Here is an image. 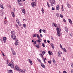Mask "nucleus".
Returning a JSON list of instances; mask_svg holds the SVG:
<instances>
[{"label": "nucleus", "instance_id": "nucleus-37", "mask_svg": "<svg viewBox=\"0 0 73 73\" xmlns=\"http://www.w3.org/2000/svg\"><path fill=\"white\" fill-rule=\"evenodd\" d=\"M23 26L25 28L26 27V25H25V24H23Z\"/></svg>", "mask_w": 73, "mask_h": 73}, {"label": "nucleus", "instance_id": "nucleus-46", "mask_svg": "<svg viewBox=\"0 0 73 73\" xmlns=\"http://www.w3.org/2000/svg\"><path fill=\"white\" fill-rule=\"evenodd\" d=\"M18 25H19V26H21V24L20 23H19Z\"/></svg>", "mask_w": 73, "mask_h": 73}, {"label": "nucleus", "instance_id": "nucleus-1", "mask_svg": "<svg viewBox=\"0 0 73 73\" xmlns=\"http://www.w3.org/2000/svg\"><path fill=\"white\" fill-rule=\"evenodd\" d=\"M50 2L51 3L50 5L51 6H53V4H56V1H55V0H49Z\"/></svg>", "mask_w": 73, "mask_h": 73}, {"label": "nucleus", "instance_id": "nucleus-38", "mask_svg": "<svg viewBox=\"0 0 73 73\" xmlns=\"http://www.w3.org/2000/svg\"><path fill=\"white\" fill-rule=\"evenodd\" d=\"M48 62L49 63V64H51L52 63V61H48Z\"/></svg>", "mask_w": 73, "mask_h": 73}, {"label": "nucleus", "instance_id": "nucleus-26", "mask_svg": "<svg viewBox=\"0 0 73 73\" xmlns=\"http://www.w3.org/2000/svg\"><path fill=\"white\" fill-rule=\"evenodd\" d=\"M36 47H37V48H39V45H38V44H36Z\"/></svg>", "mask_w": 73, "mask_h": 73}, {"label": "nucleus", "instance_id": "nucleus-41", "mask_svg": "<svg viewBox=\"0 0 73 73\" xmlns=\"http://www.w3.org/2000/svg\"><path fill=\"white\" fill-rule=\"evenodd\" d=\"M63 20L64 22V23H66V20L64 19H63Z\"/></svg>", "mask_w": 73, "mask_h": 73}, {"label": "nucleus", "instance_id": "nucleus-22", "mask_svg": "<svg viewBox=\"0 0 73 73\" xmlns=\"http://www.w3.org/2000/svg\"><path fill=\"white\" fill-rule=\"evenodd\" d=\"M18 71H20V72H21L22 73L24 72V71L22 70H20V69L18 70Z\"/></svg>", "mask_w": 73, "mask_h": 73}, {"label": "nucleus", "instance_id": "nucleus-11", "mask_svg": "<svg viewBox=\"0 0 73 73\" xmlns=\"http://www.w3.org/2000/svg\"><path fill=\"white\" fill-rule=\"evenodd\" d=\"M61 51H59L58 52V56L59 57H61V55H60V53Z\"/></svg>", "mask_w": 73, "mask_h": 73}, {"label": "nucleus", "instance_id": "nucleus-57", "mask_svg": "<svg viewBox=\"0 0 73 73\" xmlns=\"http://www.w3.org/2000/svg\"><path fill=\"white\" fill-rule=\"evenodd\" d=\"M39 42H41V41L42 40L41 39H39Z\"/></svg>", "mask_w": 73, "mask_h": 73}, {"label": "nucleus", "instance_id": "nucleus-34", "mask_svg": "<svg viewBox=\"0 0 73 73\" xmlns=\"http://www.w3.org/2000/svg\"><path fill=\"white\" fill-rule=\"evenodd\" d=\"M60 17H61L62 18V17H63V16L61 14H60Z\"/></svg>", "mask_w": 73, "mask_h": 73}, {"label": "nucleus", "instance_id": "nucleus-16", "mask_svg": "<svg viewBox=\"0 0 73 73\" xmlns=\"http://www.w3.org/2000/svg\"><path fill=\"white\" fill-rule=\"evenodd\" d=\"M22 12L24 14H25V9H22Z\"/></svg>", "mask_w": 73, "mask_h": 73}, {"label": "nucleus", "instance_id": "nucleus-10", "mask_svg": "<svg viewBox=\"0 0 73 73\" xmlns=\"http://www.w3.org/2000/svg\"><path fill=\"white\" fill-rule=\"evenodd\" d=\"M0 15H1V16H2L3 15H4V12H3V11H0Z\"/></svg>", "mask_w": 73, "mask_h": 73}, {"label": "nucleus", "instance_id": "nucleus-28", "mask_svg": "<svg viewBox=\"0 0 73 73\" xmlns=\"http://www.w3.org/2000/svg\"><path fill=\"white\" fill-rule=\"evenodd\" d=\"M52 61L54 63H56V61H55V60H54V58H53Z\"/></svg>", "mask_w": 73, "mask_h": 73}, {"label": "nucleus", "instance_id": "nucleus-14", "mask_svg": "<svg viewBox=\"0 0 73 73\" xmlns=\"http://www.w3.org/2000/svg\"><path fill=\"white\" fill-rule=\"evenodd\" d=\"M29 61L31 65H32V60H31L29 59Z\"/></svg>", "mask_w": 73, "mask_h": 73}, {"label": "nucleus", "instance_id": "nucleus-64", "mask_svg": "<svg viewBox=\"0 0 73 73\" xmlns=\"http://www.w3.org/2000/svg\"><path fill=\"white\" fill-rule=\"evenodd\" d=\"M36 41L37 42H40V40H36Z\"/></svg>", "mask_w": 73, "mask_h": 73}, {"label": "nucleus", "instance_id": "nucleus-63", "mask_svg": "<svg viewBox=\"0 0 73 73\" xmlns=\"http://www.w3.org/2000/svg\"><path fill=\"white\" fill-rule=\"evenodd\" d=\"M71 73H73V70H71Z\"/></svg>", "mask_w": 73, "mask_h": 73}, {"label": "nucleus", "instance_id": "nucleus-18", "mask_svg": "<svg viewBox=\"0 0 73 73\" xmlns=\"http://www.w3.org/2000/svg\"><path fill=\"white\" fill-rule=\"evenodd\" d=\"M15 68H16L17 69V70H18L20 69V68H19V66H16Z\"/></svg>", "mask_w": 73, "mask_h": 73}, {"label": "nucleus", "instance_id": "nucleus-29", "mask_svg": "<svg viewBox=\"0 0 73 73\" xmlns=\"http://www.w3.org/2000/svg\"><path fill=\"white\" fill-rule=\"evenodd\" d=\"M57 35H58V36H60V32H58Z\"/></svg>", "mask_w": 73, "mask_h": 73}, {"label": "nucleus", "instance_id": "nucleus-15", "mask_svg": "<svg viewBox=\"0 0 73 73\" xmlns=\"http://www.w3.org/2000/svg\"><path fill=\"white\" fill-rule=\"evenodd\" d=\"M60 6H59V5H58L56 7V10H58L59 9V8Z\"/></svg>", "mask_w": 73, "mask_h": 73}, {"label": "nucleus", "instance_id": "nucleus-44", "mask_svg": "<svg viewBox=\"0 0 73 73\" xmlns=\"http://www.w3.org/2000/svg\"><path fill=\"white\" fill-rule=\"evenodd\" d=\"M7 21H4L5 24H7Z\"/></svg>", "mask_w": 73, "mask_h": 73}, {"label": "nucleus", "instance_id": "nucleus-3", "mask_svg": "<svg viewBox=\"0 0 73 73\" xmlns=\"http://www.w3.org/2000/svg\"><path fill=\"white\" fill-rule=\"evenodd\" d=\"M31 5L33 7H34L35 6H36V3L35 2H33V3H31Z\"/></svg>", "mask_w": 73, "mask_h": 73}, {"label": "nucleus", "instance_id": "nucleus-27", "mask_svg": "<svg viewBox=\"0 0 73 73\" xmlns=\"http://www.w3.org/2000/svg\"><path fill=\"white\" fill-rule=\"evenodd\" d=\"M68 20H69V22L71 24H72V21L70 19H69Z\"/></svg>", "mask_w": 73, "mask_h": 73}, {"label": "nucleus", "instance_id": "nucleus-56", "mask_svg": "<svg viewBox=\"0 0 73 73\" xmlns=\"http://www.w3.org/2000/svg\"><path fill=\"white\" fill-rule=\"evenodd\" d=\"M16 21L17 23H19V20L18 19H17V20H16Z\"/></svg>", "mask_w": 73, "mask_h": 73}, {"label": "nucleus", "instance_id": "nucleus-7", "mask_svg": "<svg viewBox=\"0 0 73 73\" xmlns=\"http://www.w3.org/2000/svg\"><path fill=\"white\" fill-rule=\"evenodd\" d=\"M3 39L4 43H5L6 40H7V38H6V37H3Z\"/></svg>", "mask_w": 73, "mask_h": 73}, {"label": "nucleus", "instance_id": "nucleus-52", "mask_svg": "<svg viewBox=\"0 0 73 73\" xmlns=\"http://www.w3.org/2000/svg\"><path fill=\"white\" fill-rule=\"evenodd\" d=\"M70 36H71V37H72V36H73V34H72L71 33L70 34Z\"/></svg>", "mask_w": 73, "mask_h": 73}, {"label": "nucleus", "instance_id": "nucleus-30", "mask_svg": "<svg viewBox=\"0 0 73 73\" xmlns=\"http://www.w3.org/2000/svg\"><path fill=\"white\" fill-rule=\"evenodd\" d=\"M36 34H34L33 35V37H36Z\"/></svg>", "mask_w": 73, "mask_h": 73}, {"label": "nucleus", "instance_id": "nucleus-50", "mask_svg": "<svg viewBox=\"0 0 73 73\" xmlns=\"http://www.w3.org/2000/svg\"><path fill=\"white\" fill-rule=\"evenodd\" d=\"M40 36L41 37H43V36L42 35V34H40Z\"/></svg>", "mask_w": 73, "mask_h": 73}, {"label": "nucleus", "instance_id": "nucleus-47", "mask_svg": "<svg viewBox=\"0 0 73 73\" xmlns=\"http://www.w3.org/2000/svg\"><path fill=\"white\" fill-rule=\"evenodd\" d=\"M41 29H40V30H39V32L40 33H41Z\"/></svg>", "mask_w": 73, "mask_h": 73}, {"label": "nucleus", "instance_id": "nucleus-12", "mask_svg": "<svg viewBox=\"0 0 73 73\" xmlns=\"http://www.w3.org/2000/svg\"><path fill=\"white\" fill-rule=\"evenodd\" d=\"M11 35H15V32L14 31L11 32Z\"/></svg>", "mask_w": 73, "mask_h": 73}, {"label": "nucleus", "instance_id": "nucleus-8", "mask_svg": "<svg viewBox=\"0 0 73 73\" xmlns=\"http://www.w3.org/2000/svg\"><path fill=\"white\" fill-rule=\"evenodd\" d=\"M56 31L57 33L61 32V29L58 27H57L56 28Z\"/></svg>", "mask_w": 73, "mask_h": 73}, {"label": "nucleus", "instance_id": "nucleus-24", "mask_svg": "<svg viewBox=\"0 0 73 73\" xmlns=\"http://www.w3.org/2000/svg\"><path fill=\"white\" fill-rule=\"evenodd\" d=\"M42 54L44 55V54H45V53H46V52H45V51H43L42 52Z\"/></svg>", "mask_w": 73, "mask_h": 73}, {"label": "nucleus", "instance_id": "nucleus-31", "mask_svg": "<svg viewBox=\"0 0 73 73\" xmlns=\"http://www.w3.org/2000/svg\"><path fill=\"white\" fill-rule=\"evenodd\" d=\"M42 31H43V32L44 33H46V31H45L44 29L42 30Z\"/></svg>", "mask_w": 73, "mask_h": 73}, {"label": "nucleus", "instance_id": "nucleus-58", "mask_svg": "<svg viewBox=\"0 0 73 73\" xmlns=\"http://www.w3.org/2000/svg\"><path fill=\"white\" fill-rule=\"evenodd\" d=\"M16 27H17V28H19V27H18V26L17 25H16Z\"/></svg>", "mask_w": 73, "mask_h": 73}, {"label": "nucleus", "instance_id": "nucleus-23", "mask_svg": "<svg viewBox=\"0 0 73 73\" xmlns=\"http://www.w3.org/2000/svg\"><path fill=\"white\" fill-rule=\"evenodd\" d=\"M41 11L42 14H44V9L43 8L42 9Z\"/></svg>", "mask_w": 73, "mask_h": 73}, {"label": "nucleus", "instance_id": "nucleus-35", "mask_svg": "<svg viewBox=\"0 0 73 73\" xmlns=\"http://www.w3.org/2000/svg\"><path fill=\"white\" fill-rule=\"evenodd\" d=\"M37 60L39 61V62H40V63L41 62V60H40V59H39L37 58Z\"/></svg>", "mask_w": 73, "mask_h": 73}, {"label": "nucleus", "instance_id": "nucleus-19", "mask_svg": "<svg viewBox=\"0 0 73 73\" xmlns=\"http://www.w3.org/2000/svg\"><path fill=\"white\" fill-rule=\"evenodd\" d=\"M52 24L53 25H54V27H57V24L54 23H53Z\"/></svg>", "mask_w": 73, "mask_h": 73}, {"label": "nucleus", "instance_id": "nucleus-51", "mask_svg": "<svg viewBox=\"0 0 73 73\" xmlns=\"http://www.w3.org/2000/svg\"><path fill=\"white\" fill-rule=\"evenodd\" d=\"M43 61H44V63H46V62H45V60L44 59H43Z\"/></svg>", "mask_w": 73, "mask_h": 73}, {"label": "nucleus", "instance_id": "nucleus-6", "mask_svg": "<svg viewBox=\"0 0 73 73\" xmlns=\"http://www.w3.org/2000/svg\"><path fill=\"white\" fill-rule=\"evenodd\" d=\"M66 5L68 8H71V6H70V5L68 2L67 3Z\"/></svg>", "mask_w": 73, "mask_h": 73}, {"label": "nucleus", "instance_id": "nucleus-2", "mask_svg": "<svg viewBox=\"0 0 73 73\" xmlns=\"http://www.w3.org/2000/svg\"><path fill=\"white\" fill-rule=\"evenodd\" d=\"M11 37L12 38L13 40L16 39V36L15 35H11Z\"/></svg>", "mask_w": 73, "mask_h": 73}, {"label": "nucleus", "instance_id": "nucleus-48", "mask_svg": "<svg viewBox=\"0 0 73 73\" xmlns=\"http://www.w3.org/2000/svg\"><path fill=\"white\" fill-rule=\"evenodd\" d=\"M19 5H22V4L21 3H19Z\"/></svg>", "mask_w": 73, "mask_h": 73}, {"label": "nucleus", "instance_id": "nucleus-40", "mask_svg": "<svg viewBox=\"0 0 73 73\" xmlns=\"http://www.w3.org/2000/svg\"><path fill=\"white\" fill-rule=\"evenodd\" d=\"M52 10H55V8L52 7Z\"/></svg>", "mask_w": 73, "mask_h": 73}, {"label": "nucleus", "instance_id": "nucleus-54", "mask_svg": "<svg viewBox=\"0 0 73 73\" xmlns=\"http://www.w3.org/2000/svg\"><path fill=\"white\" fill-rule=\"evenodd\" d=\"M47 42H48V43L49 44V43L50 42V41L49 40H47Z\"/></svg>", "mask_w": 73, "mask_h": 73}, {"label": "nucleus", "instance_id": "nucleus-49", "mask_svg": "<svg viewBox=\"0 0 73 73\" xmlns=\"http://www.w3.org/2000/svg\"><path fill=\"white\" fill-rule=\"evenodd\" d=\"M14 70H17V68L16 67L14 68Z\"/></svg>", "mask_w": 73, "mask_h": 73}, {"label": "nucleus", "instance_id": "nucleus-13", "mask_svg": "<svg viewBox=\"0 0 73 73\" xmlns=\"http://www.w3.org/2000/svg\"><path fill=\"white\" fill-rule=\"evenodd\" d=\"M48 54H49V55L50 56H52V55L53 53H52V52H50V51H48Z\"/></svg>", "mask_w": 73, "mask_h": 73}, {"label": "nucleus", "instance_id": "nucleus-5", "mask_svg": "<svg viewBox=\"0 0 73 73\" xmlns=\"http://www.w3.org/2000/svg\"><path fill=\"white\" fill-rule=\"evenodd\" d=\"M11 49L12 52L13 54V55H16V52H15L14 51L13 49V48H11Z\"/></svg>", "mask_w": 73, "mask_h": 73}, {"label": "nucleus", "instance_id": "nucleus-61", "mask_svg": "<svg viewBox=\"0 0 73 73\" xmlns=\"http://www.w3.org/2000/svg\"><path fill=\"white\" fill-rule=\"evenodd\" d=\"M40 56H41V57H43V55H42V54H41L40 55Z\"/></svg>", "mask_w": 73, "mask_h": 73}, {"label": "nucleus", "instance_id": "nucleus-36", "mask_svg": "<svg viewBox=\"0 0 73 73\" xmlns=\"http://www.w3.org/2000/svg\"><path fill=\"white\" fill-rule=\"evenodd\" d=\"M36 35L37 36V37L38 38H40V36H39V35L38 34V35Z\"/></svg>", "mask_w": 73, "mask_h": 73}, {"label": "nucleus", "instance_id": "nucleus-55", "mask_svg": "<svg viewBox=\"0 0 73 73\" xmlns=\"http://www.w3.org/2000/svg\"><path fill=\"white\" fill-rule=\"evenodd\" d=\"M63 73H66V72L65 71H63Z\"/></svg>", "mask_w": 73, "mask_h": 73}, {"label": "nucleus", "instance_id": "nucleus-4", "mask_svg": "<svg viewBox=\"0 0 73 73\" xmlns=\"http://www.w3.org/2000/svg\"><path fill=\"white\" fill-rule=\"evenodd\" d=\"M9 66H10L12 68H14V65L13 64V63H9Z\"/></svg>", "mask_w": 73, "mask_h": 73}, {"label": "nucleus", "instance_id": "nucleus-53", "mask_svg": "<svg viewBox=\"0 0 73 73\" xmlns=\"http://www.w3.org/2000/svg\"><path fill=\"white\" fill-rule=\"evenodd\" d=\"M11 61L12 62V63H14V61L13 60H11Z\"/></svg>", "mask_w": 73, "mask_h": 73}, {"label": "nucleus", "instance_id": "nucleus-21", "mask_svg": "<svg viewBox=\"0 0 73 73\" xmlns=\"http://www.w3.org/2000/svg\"><path fill=\"white\" fill-rule=\"evenodd\" d=\"M0 7L2 9H3V8H4V7H3V4H2V5H0Z\"/></svg>", "mask_w": 73, "mask_h": 73}, {"label": "nucleus", "instance_id": "nucleus-33", "mask_svg": "<svg viewBox=\"0 0 73 73\" xmlns=\"http://www.w3.org/2000/svg\"><path fill=\"white\" fill-rule=\"evenodd\" d=\"M42 45L43 46V47H44V48H45V45L44 44L42 43Z\"/></svg>", "mask_w": 73, "mask_h": 73}, {"label": "nucleus", "instance_id": "nucleus-32", "mask_svg": "<svg viewBox=\"0 0 73 73\" xmlns=\"http://www.w3.org/2000/svg\"><path fill=\"white\" fill-rule=\"evenodd\" d=\"M56 15L57 16V17H59V14L58 13H56Z\"/></svg>", "mask_w": 73, "mask_h": 73}, {"label": "nucleus", "instance_id": "nucleus-39", "mask_svg": "<svg viewBox=\"0 0 73 73\" xmlns=\"http://www.w3.org/2000/svg\"><path fill=\"white\" fill-rule=\"evenodd\" d=\"M63 50L64 51V52H66V49H65V48H64Z\"/></svg>", "mask_w": 73, "mask_h": 73}, {"label": "nucleus", "instance_id": "nucleus-42", "mask_svg": "<svg viewBox=\"0 0 73 73\" xmlns=\"http://www.w3.org/2000/svg\"><path fill=\"white\" fill-rule=\"evenodd\" d=\"M60 46L61 48H62V49H63V48H62V46L61 44H60Z\"/></svg>", "mask_w": 73, "mask_h": 73}, {"label": "nucleus", "instance_id": "nucleus-43", "mask_svg": "<svg viewBox=\"0 0 73 73\" xmlns=\"http://www.w3.org/2000/svg\"><path fill=\"white\" fill-rule=\"evenodd\" d=\"M34 44H35H35H36V42L35 41H34Z\"/></svg>", "mask_w": 73, "mask_h": 73}, {"label": "nucleus", "instance_id": "nucleus-62", "mask_svg": "<svg viewBox=\"0 0 73 73\" xmlns=\"http://www.w3.org/2000/svg\"><path fill=\"white\" fill-rule=\"evenodd\" d=\"M46 40H44V42H45V43H46Z\"/></svg>", "mask_w": 73, "mask_h": 73}, {"label": "nucleus", "instance_id": "nucleus-17", "mask_svg": "<svg viewBox=\"0 0 73 73\" xmlns=\"http://www.w3.org/2000/svg\"><path fill=\"white\" fill-rule=\"evenodd\" d=\"M11 14L13 16V17H15V14L12 11L11 12Z\"/></svg>", "mask_w": 73, "mask_h": 73}, {"label": "nucleus", "instance_id": "nucleus-59", "mask_svg": "<svg viewBox=\"0 0 73 73\" xmlns=\"http://www.w3.org/2000/svg\"><path fill=\"white\" fill-rule=\"evenodd\" d=\"M52 48L53 49H54V45L52 46Z\"/></svg>", "mask_w": 73, "mask_h": 73}, {"label": "nucleus", "instance_id": "nucleus-45", "mask_svg": "<svg viewBox=\"0 0 73 73\" xmlns=\"http://www.w3.org/2000/svg\"><path fill=\"white\" fill-rule=\"evenodd\" d=\"M71 66H72V68H73V63H72L71 64Z\"/></svg>", "mask_w": 73, "mask_h": 73}, {"label": "nucleus", "instance_id": "nucleus-20", "mask_svg": "<svg viewBox=\"0 0 73 73\" xmlns=\"http://www.w3.org/2000/svg\"><path fill=\"white\" fill-rule=\"evenodd\" d=\"M41 65L42 68H45V65H44V64L42 63H41Z\"/></svg>", "mask_w": 73, "mask_h": 73}, {"label": "nucleus", "instance_id": "nucleus-9", "mask_svg": "<svg viewBox=\"0 0 73 73\" xmlns=\"http://www.w3.org/2000/svg\"><path fill=\"white\" fill-rule=\"evenodd\" d=\"M19 43V41L18 40H16V41L15 42V45H18V43Z\"/></svg>", "mask_w": 73, "mask_h": 73}, {"label": "nucleus", "instance_id": "nucleus-60", "mask_svg": "<svg viewBox=\"0 0 73 73\" xmlns=\"http://www.w3.org/2000/svg\"><path fill=\"white\" fill-rule=\"evenodd\" d=\"M50 45H51V46H54L53 44H50Z\"/></svg>", "mask_w": 73, "mask_h": 73}, {"label": "nucleus", "instance_id": "nucleus-25", "mask_svg": "<svg viewBox=\"0 0 73 73\" xmlns=\"http://www.w3.org/2000/svg\"><path fill=\"white\" fill-rule=\"evenodd\" d=\"M47 4L48 7H49V8H50V5H49V3H48V2H47Z\"/></svg>", "mask_w": 73, "mask_h": 73}]
</instances>
